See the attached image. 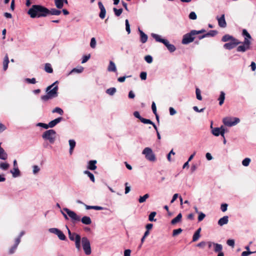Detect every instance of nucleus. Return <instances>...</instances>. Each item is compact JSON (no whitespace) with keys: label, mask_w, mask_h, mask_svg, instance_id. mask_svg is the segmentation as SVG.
I'll return each mask as SVG.
<instances>
[{"label":"nucleus","mask_w":256,"mask_h":256,"mask_svg":"<svg viewBox=\"0 0 256 256\" xmlns=\"http://www.w3.org/2000/svg\"><path fill=\"white\" fill-rule=\"evenodd\" d=\"M146 72H142L140 74V78L142 80H145L146 78Z\"/></svg>","instance_id":"680f3d73"},{"label":"nucleus","mask_w":256,"mask_h":256,"mask_svg":"<svg viewBox=\"0 0 256 256\" xmlns=\"http://www.w3.org/2000/svg\"><path fill=\"white\" fill-rule=\"evenodd\" d=\"M152 37L156 40V42H162V44L165 41L166 39H164L160 38V36L155 34H152Z\"/></svg>","instance_id":"bb28decb"},{"label":"nucleus","mask_w":256,"mask_h":256,"mask_svg":"<svg viewBox=\"0 0 256 256\" xmlns=\"http://www.w3.org/2000/svg\"><path fill=\"white\" fill-rule=\"evenodd\" d=\"M86 210L94 209L96 210H103V208L99 206H90L86 205Z\"/></svg>","instance_id":"f704fd0d"},{"label":"nucleus","mask_w":256,"mask_h":256,"mask_svg":"<svg viewBox=\"0 0 256 256\" xmlns=\"http://www.w3.org/2000/svg\"><path fill=\"white\" fill-rule=\"evenodd\" d=\"M218 34V32L216 30H210L206 34V36H214Z\"/></svg>","instance_id":"ea45409f"},{"label":"nucleus","mask_w":256,"mask_h":256,"mask_svg":"<svg viewBox=\"0 0 256 256\" xmlns=\"http://www.w3.org/2000/svg\"><path fill=\"white\" fill-rule=\"evenodd\" d=\"M113 10L114 11V14H116V16H118L122 14L123 10H122V8H119V9H117L116 8H113Z\"/></svg>","instance_id":"37998d69"},{"label":"nucleus","mask_w":256,"mask_h":256,"mask_svg":"<svg viewBox=\"0 0 256 256\" xmlns=\"http://www.w3.org/2000/svg\"><path fill=\"white\" fill-rule=\"evenodd\" d=\"M182 230L180 228L174 230L172 232V236H175L180 234L182 232Z\"/></svg>","instance_id":"c03bdc74"},{"label":"nucleus","mask_w":256,"mask_h":256,"mask_svg":"<svg viewBox=\"0 0 256 256\" xmlns=\"http://www.w3.org/2000/svg\"><path fill=\"white\" fill-rule=\"evenodd\" d=\"M40 168L38 166H33V172L36 174L40 171Z\"/></svg>","instance_id":"774afa93"},{"label":"nucleus","mask_w":256,"mask_h":256,"mask_svg":"<svg viewBox=\"0 0 256 256\" xmlns=\"http://www.w3.org/2000/svg\"><path fill=\"white\" fill-rule=\"evenodd\" d=\"M140 122L144 124H152V121L148 119H146L144 118H140Z\"/></svg>","instance_id":"8fccbe9b"},{"label":"nucleus","mask_w":256,"mask_h":256,"mask_svg":"<svg viewBox=\"0 0 256 256\" xmlns=\"http://www.w3.org/2000/svg\"><path fill=\"white\" fill-rule=\"evenodd\" d=\"M106 14V9L105 8L103 9V10L102 9L100 10V13L99 14V16L100 17V18L104 19L105 18Z\"/></svg>","instance_id":"de8ad7c7"},{"label":"nucleus","mask_w":256,"mask_h":256,"mask_svg":"<svg viewBox=\"0 0 256 256\" xmlns=\"http://www.w3.org/2000/svg\"><path fill=\"white\" fill-rule=\"evenodd\" d=\"M139 32L140 33V42L144 44L148 40V36L146 34H145L142 30L139 29Z\"/></svg>","instance_id":"aec40b11"},{"label":"nucleus","mask_w":256,"mask_h":256,"mask_svg":"<svg viewBox=\"0 0 256 256\" xmlns=\"http://www.w3.org/2000/svg\"><path fill=\"white\" fill-rule=\"evenodd\" d=\"M90 55L84 56L82 57V63L84 64V63L86 62L90 59Z\"/></svg>","instance_id":"052dcab7"},{"label":"nucleus","mask_w":256,"mask_h":256,"mask_svg":"<svg viewBox=\"0 0 256 256\" xmlns=\"http://www.w3.org/2000/svg\"><path fill=\"white\" fill-rule=\"evenodd\" d=\"M63 210L71 218L72 223L74 224L80 220V217L78 216L74 212L70 210L68 208H64Z\"/></svg>","instance_id":"6e6552de"},{"label":"nucleus","mask_w":256,"mask_h":256,"mask_svg":"<svg viewBox=\"0 0 256 256\" xmlns=\"http://www.w3.org/2000/svg\"><path fill=\"white\" fill-rule=\"evenodd\" d=\"M48 9L38 4L32 5L30 8L28 14L32 18L46 17L48 16Z\"/></svg>","instance_id":"f257e3e1"},{"label":"nucleus","mask_w":256,"mask_h":256,"mask_svg":"<svg viewBox=\"0 0 256 256\" xmlns=\"http://www.w3.org/2000/svg\"><path fill=\"white\" fill-rule=\"evenodd\" d=\"M84 174H87L92 182H94V176L92 173L88 170H85Z\"/></svg>","instance_id":"a19ab883"},{"label":"nucleus","mask_w":256,"mask_h":256,"mask_svg":"<svg viewBox=\"0 0 256 256\" xmlns=\"http://www.w3.org/2000/svg\"><path fill=\"white\" fill-rule=\"evenodd\" d=\"M62 120V118L59 117L58 118H56L50 121L48 124V128H54Z\"/></svg>","instance_id":"2eb2a0df"},{"label":"nucleus","mask_w":256,"mask_h":256,"mask_svg":"<svg viewBox=\"0 0 256 256\" xmlns=\"http://www.w3.org/2000/svg\"><path fill=\"white\" fill-rule=\"evenodd\" d=\"M149 196H150L148 194H144L142 196H140L138 199L139 202L142 203V202H144L146 200L149 198Z\"/></svg>","instance_id":"4c0bfd02"},{"label":"nucleus","mask_w":256,"mask_h":256,"mask_svg":"<svg viewBox=\"0 0 256 256\" xmlns=\"http://www.w3.org/2000/svg\"><path fill=\"white\" fill-rule=\"evenodd\" d=\"M249 38H244V42H242L243 44L246 46L248 48H250V44H251Z\"/></svg>","instance_id":"49530a36"},{"label":"nucleus","mask_w":256,"mask_h":256,"mask_svg":"<svg viewBox=\"0 0 256 256\" xmlns=\"http://www.w3.org/2000/svg\"><path fill=\"white\" fill-rule=\"evenodd\" d=\"M82 246L84 250L86 255L91 254V248L90 240L86 237H83L82 238Z\"/></svg>","instance_id":"423d86ee"},{"label":"nucleus","mask_w":256,"mask_h":256,"mask_svg":"<svg viewBox=\"0 0 256 256\" xmlns=\"http://www.w3.org/2000/svg\"><path fill=\"white\" fill-rule=\"evenodd\" d=\"M225 133L224 128L222 126L220 128H215L212 130V134L215 136H218L221 135L224 138V134Z\"/></svg>","instance_id":"f8f14e48"},{"label":"nucleus","mask_w":256,"mask_h":256,"mask_svg":"<svg viewBox=\"0 0 256 256\" xmlns=\"http://www.w3.org/2000/svg\"><path fill=\"white\" fill-rule=\"evenodd\" d=\"M20 243V238H16L15 240L14 244L10 249L8 253L10 254H14L19 244Z\"/></svg>","instance_id":"4468645a"},{"label":"nucleus","mask_w":256,"mask_h":256,"mask_svg":"<svg viewBox=\"0 0 256 256\" xmlns=\"http://www.w3.org/2000/svg\"><path fill=\"white\" fill-rule=\"evenodd\" d=\"M10 167V164L6 162H0V168L2 170H7Z\"/></svg>","instance_id":"72a5a7b5"},{"label":"nucleus","mask_w":256,"mask_h":256,"mask_svg":"<svg viewBox=\"0 0 256 256\" xmlns=\"http://www.w3.org/2000/svg\"><path fill=\"white\" fill-rule=\"evenodd\" d=\"M220 27L224 28L226 26V22L225 20L224 14H222L220 17L217 16L216 18Z\"/></svg>","instance_id":"ddd939ff"},{"label":"nucleus","mask_w":256,"mask_h":256,"mask_svg":"<svg viewBox=\"0 0 256 256\" xmlns=\"http://www.w3.org/2000/svg\"><path fill=\"white\" fill-rule=\"evenodd\" d=\"M63 0H54V4L58 8L60 9L63 7Z\"/></svg>","instance_id":"473e14b6"},{"label":"nucleus","mask_w":256,"mask_h":256,"mask_svg":"<svg viewBox=\"0 0 256 256\" xmlns=\"http://www.w3.org/2000/svg\"><path fill=\"white\" fill-rule=\"evenodd\" d=\"M226 243L228 246L232 247H234V240H228L226 242Z\"/></svg>","instance_id":"e2e57ef3"},{"label":"nucleus","mask_w":256,"mask_h":256,"mask_svg":"<svg viewBox=\"0 0 256 256\" xmlns=\"http://www.w3.org/2000/svg\"><path fill=\"white\" fill-rule=\"evenodd\" d=\"M205 216H206V215L204 213H202V212L200 213L199 216H198V222H201L202 220H204V218H205Z\"/></svg>","instance_id":"bf43d9fd"},{"label":"nucleus","mask_w":256,"mask_h":256,"mask_svg":"<svg viewBox=\"0 0 256 256\" xmlns=\"http://www.w3.org/2000/svg\"><path fill=\"white\" fill-rule=\"evenodd\" d=\"M224 99H225V94L224 92L222 91L220 92V97L218 98L219 104L220 106H222L224 104Z\"/></svg>","instance_id":"7c9ffc66"},{"label":"nucleus","mask_w":256,"mask_h":256,"mask_svg":"<svg viewBox=\"0 0 256 256\" xmlns=\"http://www.w3.org/2000/svg\"><path fill=\"white\" fill-rule=\"evenodd\" d=\"M213 245L214 246V251L216 252H221L222 246L220 244L213 243Z\"/></svg>","instance_id":"c85d7f7f"},{"label":"nucleus","mask_w":256,"mask_h":256,"mask_svg":"<svg viewBox=\"0 0 256 256\" xmlns=\"http://www.w3.org/2000/svg\"><path fill=\"white\" fill-rule=\"evenodd\" d=\"M250 162V158H246L242 160V164L243 166H247L249 165Z\"/></svg>","instance_id":"a18cd8bd"},{"label":"nucleus","mask_w":256,"mask_h":256,"mask_svg":"<svg viewBox=\"0 0 256 256\" xmlns=\"http://www.w3.org/2000/svg\"><path fill=\"white\" fill-rule=\"evenodd\" d=\"M249 48L246 47V46H245L244 45L242 44V46H240L237 48V51L238 52H244L246 50H248Z\"/></svg>","instance_id":"c9c22d12"},{"label":"nucleus","mask_w":256,"mask_h":256,"mask_svg":"<svg viewBox=\"0 0 256 256\" xmlns=\"http://www.w3.org/2000/svg\"><path fill=\"white\" fill-rule=\"evenodd\" d=\"M196 98L200 100H202V96L200 94H201L200 90L198 88H196Z\"/></svg>","instance_id":"79ce46f5"},{"label":"nucleus","mask_w":256,"mask_h":256,"mask_svg":"<svg viewBox=\"0 0 256 256\" xmlns=\"http://www.w3.org/2000/svg\"><path fill=\"white\" fill-rule=\"evenodd\" d=\"M242 35L244 36H246V38H249V39H251L252 38V36H250V34L245 29H244L242 30Z\"/></svg>","instance_id":"864d4df0"},{"label":"nucleus","mask_w":256,"mask_h":256,"mask_svg":"<svg viewBox=\"0 0 256 256\" xmlns=\"http://www.w3.org/2000/svg\"><path fill=\"white\" fill-rule=\"evenodd\" d=\"M142 154L145 156L147 160L152 162H154L156 160V156L152 148L148 147L144 148Z\"/></svg>","instance_id":"20e7f679"},{"label":"nucleus","mask_w":256,"mask_h":256,"mask_svg":"<svg viewBox=\"0 0 256 256\" xmlns=\"http://www.w3.org/2000/svg\"><path fill=\"white\" fill-rule=\"evenodd\" d=\"M201 231V228H198L194 232L192 236V242L197 241L200 237V232Z\"/></svg>","instance_id":"b1692460"},{"label":"nucleus","mask_w":256,"mask_h":256,"mask_svg":"<svg viewBox=\"0 0 256 256\" xmlns=\"http://www.w3.org/2000/svg\"><path fill=\"white\" fill-rule=\"evenodd\" d=\"M194 36L196 34L194 32V30H192L190 32L184 34L183 36L182 40V44H188L191 42H192L194 39Z\"/></svg>","instance_id":"0eeeda50"},{"label":"nucleus","mask_w":256,"mask_h":256,"mask_svg":"<svg viewBox=\"0 0 256 256\" xmlns=\"http://www.w3.org/2000/svg\"><path fill=\"white\" fill-rule=\"evenodd\" d=\"M10 172L12 174V176L14 178L17 177L20 174V171L18 167L14 168V171L12 170H10Z\"/></svg>","instance_id":"c756f323"},{"label":"nucleus","mask_w":256,"mask_h":256,"mask_svg":"<svg viewBox=\"0 0 256 256\" xmlns=\"http://www.w3.org/2000/svg\"><path fill=\"white\" fill-rule=\"evenodd\" d=\"M38 126H41L42 128H44L45 129H48V124H44V123H38L37 124Z\"/></svg>","instance_id":"0e129e2a"},{"label":"nucleus","mask_w":256,"mask_h":256,"mask_svg":"<svg viewBox=\"0 0 256 256\" xmlns=\"http://www.w3.org/2000/svg\"><path fill=\"white\" fill-rule=\"evenodd\" d=\"M69 144L71 149H74L76 146V142L73 140H69Z\"/></svg>","instance_id":"6e6d98bb"},{"label":"nucleus","mask_w":256,"mask_h":256,"mask_svg":"<svg viewBox=\"0 0 256 256\" xmlns=\"http://www.w3.org/2000/svg\"><path fill=\"white\" fill-rule=\"evenodd\" d=\"M254 252L250 251H244L242 253V256H248Z\"/></svg>","instance_id":"338daca9"},{"label":"nucleus","mask_w":256,"mask_h":256,"mask_svg":"<svg viewBox=\"0 0 256 256\" xmlns=\"http://www.w3.org/2000/svg\"><path fill=\"white\" fill-rule=\"evenodd\" d=\"M26 81L28 83L34 84L36 82V80L35 78H27L26 79Z\"/></svg>","instance_id":"4d7b16f0"},{"label":"nucleus","mask_w":256,"mask_h":256,"mask_svg":"<svg viewBox=\"0 0 256 256\" xmlns=\"http://www.w3.org/2000/svg\"><path fill=\"white\" fill-rule=\"evenodd\" d=\"M44 70L48 73H52L53 72V69L51 66V64L49 63L45 64Z\"/></svg>","instance_id":"2f4dec72"},{"label":"nucleus","mask_w":256,"mask_h":256,"mask_svg":"<svg viewBox=\"0 0 256 256\" xmlns=\"http://www.w3.org/2000/svg\"><path fill=\"white\" fill-rule=\"evenodd\" d=\"M182 218V214L181 213H180L178 214V216L172 219L171 221V224H175L181 221Z\"/></svg>","instance_id":"5701e85b"},{"label":"nucleus","mask_w":256,"mask_h":256,"mask_svg":"<svg viewBox=\"0 0 256 256\" xmlns=\"http://www.w3.org/2000/svg\"><path fill=\"white\" fill-rule=\"evenodd\" d=\"M126 30L128 34L130 33V25L128 20H126Z\"/></svg>","instance_id":"09e8293b"},{"label":"nucleus","mask_w":256,"mask_h":256,"mask_svg":"<svg viewBox=\"0 0 256 256\" xmlns=\"http://www.w3.org/2000/svg\"><path fill=\"white\" fill-rule=\"evenodd\" d=\"M240 122L238 118L226 117L223 118L222 122L225 126H232L236 125Z\"/></svg>","instance_id":"39448f33"},{"label":"nucleus","mask_w":256,"mask_h":256,"mask_svg":"<svg viewBox=\"0 0 256 256\" xmlns=\"http://www.w3.org/2000/svg\"><path fill=\"white\" fill-rule=\"evenodd\" d=\"M84 68L82 66H78L76 68H73L68 74H72V73H74V72H76V73H78V74H80V73H81L83 72L84 70Z\"/></svg>","instance_id":"a878e982"},{"label":"nucleus","mask_w":256,"mask_h":256,"mask_svg":"<svg viewBox=\"0 0 256 256\" xmlns=\"http://www.w3.org/2000/svg\"><path fill=\"white\" fill-rule=\"evenodd\" d=\"M96 46V40L94 38H91L90 46L92 48H94Z\"/></svg>","instance_id":"5fc2aeb1"},{"label":"nucleus","mask_w":256,"mask_h":256,"mask_svg":"<svg viewBox=\"0 0 256 256\" xmlns=\"http://www.w3.org/2000/svg\"><path fill=\"white\" fill-rule=\"evenodd\" d=\"M152 110L154 114H156V113H157L156 108V106L154 102H152Z\"/></svg>","instance_id":"69168bd1"},{"label":"nucleus","mask_w":256,"mask_h":256,"mask_svg":"<svg viewBox=\"0 0 256 256\" xmlns=\"http://www.w3.org/2000/svg\"><path fill=\"white\" fill-rule=\"evenodd\" d=\"M49 232L58 236L59 239L62 240H66V236L62 231L56 228H50Z\"/></svg>","instance_id":"9d476101"},{"label":"nucleus","mask_w":256,"mask_h":256,"mask_svg":"<svg viewBox=\"0 0 256 256\" xmlns=\"http://www.w3.org/2000/svg\"><path fill=\"white\" fill-rule=\"evenodd\" d=\"M163 44L166 46L167 48L170 52H172L175 51L176 47L174 46L172 44H170L169 43V42L167 40H166Z\"/></svg>","instance_id":"dca6fc26"},{"label":"nucleus","mask_w":256,"mask_h":256,"mask_svg":"<svg viewBox=\"0 0 256 256\" xmlns=\"http://www.w3.org/2000/svg\"><path fill=\"white\" fill-rule=\"evenodd\" d=\"M156 214V212H152L148 216V220L150 222H156V220L154 219V218Z\"/></svg>","instance_id":"e433bc0d"},{"label":"nucleus","mask_w":256,"mask_h":256,"mask_svg":"<svg viewBox=\"0 0 256 256\" xmlns=\"http://www.w3.org/2000/svg\"><path fill=\"white\" fill-rule=\"evenodd\" d=\"M58 81L56 82L52 85L47 87L46 92L47 94L41 96V98L42 100L46 102L50 99H52L54 98L57 96L58 86H57L54 87L55 84L57 83Z\"/></svg>","instance_id":"f03ea898"},{"label":"nucleus","mask_w":256,"mask_h":256,"mask_svg":"<svg viewBox=\"0 0 256 256\" xmlns=\"http://www.w3.org/2000/svg\"><path fill=\"white\" fill-rule=\"evenodd\" d=\"M81 222L82 224H90L92 223V220L90 218L89 216H84L82 218V219H80Z\"/></svg>","instance_id":"393cba45"},{"label":"nucleus","mask_w":256,"mask_h":256,"mask_svg":"<svg viewBox=\"0 0 256 256\" xmlns=\"http://www.w3.org/2000/svg\"><path fill=\"white\" fill-rule=\"evenodd\" d=\"M56 132L54 130H49L45 131L42 134V138L47 140L50 144H54L56 139Z\"/></svg>","instance_id":"7ed1b4c3"},{"label":"nucleus","mask_w":256,"mask_h":256,"mask_svg":"<svg viewBox=\"0 0 256 256\" xmlns=\"http://www.w3.org/2000/svg\"><path fill=\"white\" fill-rule=\"evenodd\" d=\"M242 43L238 40L235 38L229 42L226 43L224 45V48L227 50H232L235 48L237 45Z\"/></svg>","instance_id":"9b49d317"},{"label":"nucleus","mask_w":256,"mask_h":256,"mask_svg":"<svg viewBox=\"0 0 256 256\" xmlns=\"http://www.w3.org/2000/svg\"><path fill=\"white\" fill-rule=\"evenodd\" d=\"M2 142H0V159L6 160L8 158V154L4 149L1 147Z\"/></svg>","instance_id":"a211bd4d"},{"label":"nucleus","mask_w":256,"mask_h":256,"mask_svg":"<svg viewBox=\"0 0 256 256\" xmlns=\"http://www.w3.org/2000/svg\"><path fill=\"white\" fill-rule=\"evenodd\" d=\"M228 205L226 204H223L221 205L220 209L222 212H224L227 210Z\"/></svg>","instance_id":"13d9d810"},{"label":"nucleus","mask_w":256,"mask_h":256,"mask_svg":"<svg viewBox=\"0 0 256 256\" xmlns=\"http://www.w3.org/2000/svg\"><path fill=\"white\" fill-rule=\"evenodd\" d=\"M9 62H10V61H9L8 56V54H6L4 58V62H3V69H4V71H6L8 69V64Z\"/></svg>","instance_id":"4be33fe9"},{"label":"nucleus","mask_w":256,"mask_h":256,"mask_svg":"<svg viewBox=\"0 0 256 256\" xmlns=\"http://www.w3.org/2000/svg\"><path fill=\"white\" fill-rule=\"evenodd\" d=\"M61 14V11L60 10H56V8H52L51 10H48V15H54V16H58Z\"/></svg>","instance_id":"412c9836"},{"label":"nucleus","mask_w":256,"mask_h":256,"mask_svg":"<svg viewBox=\"0 0 256 256\" xmlns=\"http://www.w3.org/2000/svg\"><path fill=\"white\" fill-rule=\"evenodd\" d=\"M145 60L148 64H150L152 62V58L150 55H147L144 57Z\"/></svg>","instance_id":"603ef678"},{"label":"nucleus","mask_w":256,"mask_h":256,"mask_svg":"<svg viewBox=\"0 0 256 256\" xmlns=\"http://www.w3.org/2000/svg\"><path fill=\"white\" fill-rule=\"evenodd\" d=\"M189 18L192 20H195L197 18L196 14L194 12H192L188 16Z\"/></svg>","instance_id":"3c124183"},{"label":"nucleus","mask_w":256,"mask_h":256,"mask_svg":"<svg viewBox=\"0 0 256 256\" xmlns=\"http://www.w3.org/2000/svg\"><path fill=\"white\" fill-rule=\"evenodd\" d=\"M68 238L70 240L75 242L76 247L80 250V236L75 232H72L71 236Z\"/></svg>","instance_id":"1a4fd4ad"},{"label":"nucleus","mask_w":256,"mask_h":256,"mask_svg":"<svg viewBox=\"0 0 256 256\" xmlns=\"http://www.w3.org/2000/svg\"><path fill=\"white\" fill-rule=\"evenodd\" d=\"M97 162L96 160H90L88 162V168L90 170H95L96 168V164Z\"/></svg>","instance_id":"6ab92c4d"},{"label":"nucleus","mask_w":256,"mask_h":256,"mask_svg":"<svg viewBox=\"0 0 256 256\" xmlns=\"http://www.w3.org/2000/svg\"><path fill=\"white\" fill-rule=\"evenodd\" d=\"M228 222V216H224L220 218L218 221V224L220 226H222L224 224H226Z\"/></svg>","instance_id":"f3484780"},{"label":"nucleus","mask_w":256,"mask_h":256,"mask_svg":"<svg viewBox=\"0 0 256 256\" xmlns=\"http://www.w3.org/2000/svg\"><path fill=\"white\" fill-rule=\"evenodd\" d=\"M52 113H58V114H60V115H62L63 114H64V111L63 110L60 108H58V107H56V108H54L52 110Z\"/></svg>","instance_id":"58836bf2"},{"label":"nucleus","mask_w":256,"mask_h":256,"mask_svg":"<svg viewBox=\"0 0 256 256\" xmlns=\"http://www.w3.org/2000/svg\"><path fill=\"white\" fill-rule=\"evenodd\" d=\"M234 39H235L233 36H230L229 34H225L222 38V40L224 42H228L229 40L232 41Z\"/></svg>","instance_id":"cd10ccee"}]
</instances>
